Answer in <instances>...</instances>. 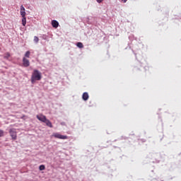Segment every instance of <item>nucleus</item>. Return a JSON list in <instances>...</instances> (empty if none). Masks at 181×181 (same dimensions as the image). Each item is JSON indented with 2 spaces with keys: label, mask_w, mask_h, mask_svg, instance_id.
I'll list each match as a JSON object with an SVG mask.
<instances>
[{
  "label": "nucleus",
  "mask_w": 181,
  "mask_h": 181,
  "mask_svg": "<svg viewBox=\"0 0 181 181\" xmlns=\"http://www.w3.org/2000/svg\"><path fill=\"white\" fill-rule=\"evenodd\" d=\"M42 78V74L39 70L35 69L31 75V83L34 84L36 81H40Z\"/></svg>",
  "instance_id": "1"
},
{
  "label": "nucleus",
  "mask_w": 181,
  "mask_h": 181,
  "mask_svg": "<svg viewBox=\"0 0 181 181\" xmlns=\"http://www.w3.org/2000/svg\"><path fill=\"white\" fill-rule=\"evenodd\" d=\"M37 119L40 121H42V122H45L47 126H48V127H52V124L51 122V121L48 120V119H47L45 115H43L42 114H40V115H37Z\"/></svg>",
  "instance_id": "2"
},
{
  "label": "nucleus",
  "mask_w": 181,
  "mask_h": 181,
  "mask_svg": "<svg viewBox=\"0 0 181 181\" xmlns=\"http://www.w3.org/2000/svg\"><path fill=\"white\" fill-rule=\"evenodd\" d=\"M9 133L12 139L13 140L17 139V132L16 128H11L9 130Z\"/></svg>",
  "instance_id": "3"
},
{
  "label": "nucleus",
  "mask_w": 181,
  "mask_h": 181,
  "mask_svg": "<svg viewBox=\"0 0 181 181\" xmlns=\"http://www.w3.org/2000/svg\"><path fill=\"white\" fill-rule=\"evenodd\" d=\"M53 136L58 139H68L67 135H62L59 133H54Z\"/></svg>",
  "instance_id": "4"
},
{
  "label": "nucleus",
  "mask_w": 181,
  "mask_h": 181,
  "mask_svg": "<svg viewBox=\"0 0 181 181\" xmlns=\"http://www.w3.org/2000/svg\"><path fill=\"white\" fill-rule=\"evenodd\" d=\"M30 63L29 59L25 57V56L23 58V66L27 68L28 66H30Z\"/></svg>",
  "instance_id": "5"
},
{
  "label": "nucleus",
  "mask_w": 181,
  "mask_h": 181,
  "mask_svg": "<svg viewBox=\"0 0 181 181\" xmlns=\"http://www.w3.org/2000/svg\"><path fill=\"white\" fill-rule=\"evenodd\" d=\"M21 17H25V16H26L25 8L23 5L21 6Z\"/></svg>",
  "instance_id": "6"
},
{
  "label": "nucleus",
  "mask_w": 181,
  "mask_h": 181,
  "mask_svg": "<svg viewBox=\"0 0 181 181\" xmlns=\"http://www.w3.org/2000/svg\"><path fill=\"white\" fill-rule=\"evenodd\" d=\"M52 25L53 28H55V29H57L59 25V22L57 21H52Z\"/></svg>",
  "instance_id": "7"
},
{
  "label": "nucleus",
  "mask_w": 181,
  "mask_h": 181,
  "mask_svg": "<svg viewBox=\"0 0 181 181\" xmlns=\"http://www.w3.org/2000/svg\"><path fill=\"white\" fill-rule=\"evenodd\" d=\"M88 98H89V95L88 94V93H83V100H84V101H87V100H88Z\"/></svg>",
  "instance_id": "8"
},
{
  "label": "nucleus",
  "mask_w": 181,
  "mask_h": 181,
  "mask_svg": "<svg viewBox=\"0 0 181 181\" xmlns=\"http://www.w3.org/2000/svg\"><path fill=\"white\" fill-rule=\"evenodd\" d=\"M26 23H27L26 18H25V16H24V17H22V25L23 26H25Z\"/></svg>",
  "instance_id": "9"
},
{
  "label": "nucleus",
  "mask_w": 181,
  "mask_h": 181,
  "mask_svg": "<svg viewBox=\"0 0 181 181\" xmlns=\"http://www.w3.org/2000/svg\"><path fill=\"white\" fill-rule=\"evenodd\" d=\"M76 45H77L78 47H79L81 49L84 47V45H83V42H77Z\"/></svg>",
  "instance_id": "10"
},
{
  "label": "nucleus",
  "mask_w": 181,
  "mask_h": 181,
  "mask_svg": "<svg viewBox=\"0 0 181 181\" xmlns=\"http://www.w3.org/2000/svg\"><path fill=\"white\" fill-rule=\"evenodd\" d=\"M25 57L27 58H30V51H26L25 54Z\"/></svg>",
  "instance_id": "11"
},
{
  "label": "nucleus",
  "mask_w": 181,
  "mask_h": 181,
  "mask_svg": "<svg viewBox=\"0 0 181 181\" xmlns=\"http://www.w3.org/2000/svg\"><path fill=\"white\" fill-rule=\"evenodd\" d=\"M11 57V54L9 52H7L6 54H4V58L6 59H8V58Z\"/></svg>",
  "instance_id": "12"
},
{
  "label": "nucleus",
  "mask_w": 181,
  "mask_h": 181,
  "mask_svg": "<svg viewBox=\"0 0 181 181\" xmlns=\"http://www.w3.org/2000/svg\"><path fill=\"white\" fill-rule=\"evenodd\" d=\"M5 133L4 131H3V129H0V138H1L2 136H4Z\"/></svg>",
  "instance_id": "13"
},
{
  "label": "nucleus",
  "mask_w": 181,
  "mask_h": 181,
  "mask_svg": "<svg viewBox=\"0 0 181 181\" xmlns=\"http://www.w3.org/2000/svg\"><path fill=\"white\" fill-rule=\"evenodd\" d=\"M39 169L40 170V171H42L43 170H45V165H40V167H39Z\"/></svg>",
  "instance_id": "14"
},
{
  "label": "nucleus",
  "mask_w": 181,
  "mask_h": 181,
  "mask_svg": "<svg viewBox=\"0 0 181 181\" xmlns=\"http://www.w3.org/2000/svg\"><path fill=\"white\" fill-rule=\"evenodd\" d=\"M34 42L35 43H38V42H39V38H38V37H37V35H35V37H34Z\"/></svg>",
  "instance_id": "15"
},
{
  "label": "nucleus",
  "mask_w": 181,
  "mask_h": 181,
  "mask_svg": "<svg viewBox=\"0 0 181 181\" xmlns=\"http://www.w3.org/2000/svg\"><path fill=\"white\" fill-rule=\"evenodd\" d=\"M103 1L104 0H96L97 3H99V4L103 3Z\"/></svg>",
  "instance_id": "16"
},
{
  "label": "nucleus",
  "mask_w": 181,
  "mask_h": 181,
  "mask_svg": "<svg viewBox=\"0 0 181 181\" xmlns=\"http://www.w3.org/2000/svg\"><path fill=\"white\" fill-rule=\"evenodd\" d=\"M123 3H127V0H122Z\"/></svg>",
  "instance_id": "17"
}]
</instances>
